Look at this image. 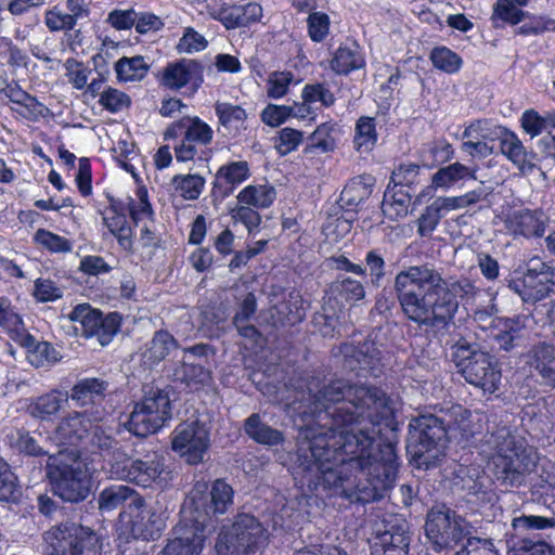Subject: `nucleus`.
Listing matches in <instances>:
<instances>
[{
    "label": "nucleus",
    "mask_w": 555,
    "mask_h": 555,
    "mask_svg": "<svg viewBox=\"0 0 555 555\" xmlns=\"http://www.w3.org/2000/svg\"><path fill=\"white\" fill-rule=\"evenodd\" d=\"M298 410L314 417L299 429L297 463L317 486L350 501L389 489L397 475L396 446L375 448L383 421L393 415L386 393L344 378L312 376Z\"/></svg>",
    "instance_id": "f257e3e1"
},
{
    "label": "nucleus",
    "mask_w": 555,
    "mask_h": 555,
    "mask_svg": "<svg viewBox=\"0 0 555 555\" xmlns=\"http://www.w3.org/2000/svg\"><path fill=\"white\" fill-rule=\"evenodd\" d=\"M403 315L420 327L446 326L459 308L457 298L474 297L477 287L467 278L447 281L431 263L409 266L393 279Z\"/></svg>",
    "instance_id": "f03ea898"
},
{
    "label": "nucleus",
    "mask_w": 555,
    "mask_h": 555,
    "mask_svg": "<svg viewBox=\"0 0 555 555\" xmlns=\"http://www.w3.org/2000/svg\"><path fill=\"white\" fill-rule=\"evenodd\" d=\"M486 444L494 450L488 467L493 477L505 487H519L537 464V454L517 440L506 426L486 436Z\"/></svg>",
    "instance_id": "7ed1b4c3"
},
{
    "label": "nucleus",
    "mask_w": 555,
    "mask_h": 555,
    "mask_svg": "<svg viewBox=\"0 0 555 555\" xmlns=\"http://www.w3.org/2000/svg\"><path fill=\"white\" fill-rule=\"evenodd\" d=\"M452 414L447 409L422 414L410 421L406 452L416 468L429 469L444 455Z\"/></svg>",
    "instance_id": "20e7f679"
},
{
    "label": "nucleus",
    "mask_w": 555,
    "mask_h": 555,
    "mask_svg": "<svg viewBox=\"0 0 555 555\" xmlns=\"http://www.w3.org/2000/svg\"><path fill=\"white\" fill-rule=\"evenodd\" d=\"M46 474L53 493L65 502L85 501L92 489V475L77 450H61L50 455Z\"/></svg>",
    "instance_id": "39448f33"
},
{
    "label": "nucleus",
    "mask_w": 555,
    "mask_h": 555,
    "mask_svg": "<svg viewBox=\"0 0 555 555\" xmlns=\"http://www.w3.org/2000/svg\"><path fill=\"white\" fill-rule=\"evenodd\" d=\"M451 357L467 383L489 393L499 389L501 370L489 353L463 339L452 347Z\"/></svg>",
    "instance_id": "423d86ee"
},
{
    "label": "nucleus",
    "mask_w": 555,
    "mask_h": 555,
    "mask_svg": "<svg viewBox=\"0 0 555 555\" xmlns=\"http://www.w3.org/2000/svg\"><path fill=\"white\" fill-rule=\"evenodd\" d=\"M474 527L449 507L433 508L427 514L426 537L436 552L450 551L472 535Z\"/></svg>",
    "instance_id": "0eeeda50"
},
{
    "label": "nucleus",
    "mask_w": 555,
    "mask_h": 555,
    "mask_svg": "<svg viewBox=\"0 0 555 555\" xmlns=\"http://www.w3.org/2000/svg\"><path fill=\"white\" fill-rule=\"evenodd\" d=\"M266 530L251 515H238L233 525L222 529L215 548L217 555H250L266 543Z\"/></svg>",
    "instance_id": "6e6552de"
},
{
    "label": "nucleus",
    "mask_w": 555,
    "mask_h": 555,
    "mask_svg": "<svg viewBox=\"0 0 555 555\" xmlns=\"http://www.w3.org/2000/svg\"><path fill=\"white\" fill-rule=\"evenodd\" d=\"M44 541L47 555H101L95 533L74 522L51 527Z\"/></svg>",
    "instance_id": "1a4fd4ad"
},
{
    "label": "nucleus",
    "mask_w": 555,
    "mask_h": 555,
    "mask_svg": "<svg viewBox=\"0 0 555 555\" xmlns=\"http://www.w3.org/2000/svg\"><path fill=\"white\" fill-rule=\"evenodd\" d=\"M90 454L102 459V469L112 479L122 480L131 462L121 442L117 440L112 428H95L89 439Z\"/></svg>",
    "instance_id": "9d476101"
},
{
    "label": "nucleus",
    "mask_w": 555,
    "mask_h": 555,
    "mask_svg": "<svg viewBox=\"0 0 555 555\" xmlns=\"http://www.w3.org/2000/svg\"><path fill=\"white\" fill-rule=\"evenodd\" d=\"M209 446V427L198 420L179 424L171 436L172 450L190 465L202 463Z\"/></svg>",
    "instance_id": "9b49d317"
},
{
    "label": "nucleus",
    "mask_w": 555,
    "mask_h": 555,
    "mask_svg": "<svg viewBox=\"0 0 555 555\" xmlns=\"http://www.w3.org/2000/svg\"><path fill=\"white\" fill-rule=\"evenodd\" d=\"M212 129L198 117H182L172 122L164 133L165 140L183 137L181 144L175 147L178 162H188L197 153L196 144L207 145L212 140Z\"/></svg>",
    "instance_id": "f8f14e48"
},
{
    "label": "nucleus",
    "mask_w": 555,
    "mask_h": 555,
    "mask_svg": "<svg viewBox=\"0 0 555 555\" xmlns=\"http://www.w3.org/2000/svg\"><path fill=\"white\" fill-rule=\"evenodd\" d=\"M68 318L80 324L82 336L96 337L101 346H106L112 341L119 331L121 322L119 313L111 312L104 317L102 312L87 304L76 306Z\"/></svg>",
    "instance_id": "ddd939ff"
},
{
    "label": "nucleus",
    "mask_w": 555,
    "mask_h": 555,
    "mask_svg": "<svg viewBox=\"0 0 555 555\" xmlns=\"http://www.w3.org/2000/svg\"><path fill=\"white\" fill-rule=\"evenodd\" d=\"M183 518L173 529L175 537L157 555H201L204 550L207 525L205 519L188 518V508L182 509Z\"/></svg>",
    "instance_id": "4468645a"
},
{
    "label": "nucleus",
    "mask_w": 555,
    "mask_h": 555,
    "mask_svg": "<svg viewBox=\"0 0 555 555\" xmlns=\"http://www.w3.org/2000/svg\"><path fill=\"white\" fill-rule=\"evenodd\" d=\"M183 518L173 529L175 537L157 555H201L204 550L207 525L205 519L188 518V508L182 509Z\"/></svg>",
    "instance_id": "2eb2a0df"
},
{
    "label": "nucleus",
    "mask_w": 555,
    "mask_h": 555,
    "mask_svg": "<svg viewBox=\"0 0 555 555\" xmlns=\"http://www.w3.org/2000/svg\"><path fill=\"white\" fill-rule=\"evenodd\" d=\"M550 272V266L539 258H532L529 260L526 271L520 276L511 279L507 286L525 302H537L551 293Z\"/></svg>",
    "instance_id": "dca6fc26"
},
{
    "label": "nucleus",
    "mask_w": 555,
    "mask_h": 555,
    "mask_svg": "<svg viewBox=\"0 0 555 555\" xmlns=\"http://www.w3.org/2000/svg\"><path fill=\"white\" fill-rule=\"evenodd\" d=\"M339 353L344 357L345 369L354 372L357 376H377L380 372V351L373 341L365 340L358 346L341 344Z\"/></svg>",
    "instance_id": "f3484780"
},
{
    "label": "nucleus",
    "mask_w": 555,
    "mask_h": 555,
    "mask_svg": "<svg viewBox=\"0 0 555 555\" xmlns=\"http://www.w3.org/2000/svg\"><path fill=\"white\" fill-rule=\"evenodd\" d=\"M95 428L105 427L93 423L86 412H72L59 422L55 439L61 444L80 446L89 453L91 451L89 439Z\"/></svg>",
    "instance_id": "a211bd4d"
},
{
    "label": "nucleus",
    "mask_w": 555,
    "mask_h": 555,
    "mask_svg": "<svg viewBox=\"0 0 555 555\" xmlns=\"http://www.w3.org/2000/svg\"><path fill=\"white\" fill-rule=\"evenodd\" d=\"M233 496L234 491L232 487L227 483L223 479H216L209 491V500L203 503L205 508V515L193 516V512L197 513L198 503L194 498L191 499L190 505L184 504L183 508H188V518H199L205 519V524H207V519L211 516L223 515L229 511V508L233 505Z\"/></svg>",
    "instance_id": "6ab92c4d"
},
{
    "label": "nucleus",
    "mask_w": 555,
    "mask_h": 555,
    "mask_svg": "<svg viewBox=\"0 0 555 555\" xmlns=\"http://www.w3.org/2000/svg\"><path fill=\"white\" fill-rule=\"evenodd\" d=\"M410 535L408 525L391 524L384 530H377L372 544L374 555H408Z\"/></svg>",
    "instance_id": "aec40b11"
},
{
    "label": "nucleus",
    "mask_w": 555,
    "mask_h": 555,
    "mask_svg": "<svg viewBox=\"0 0 555 555\" xmlns=\"http://www.w3.org/2000/svg\"><path fill=\"white\" fill-rule=\"evenodd\" d=\"M547 218L541 210H518L508 216L506 225L515 235L541 237L545 232Z\"/></svg>",
    "instance_id": "412c9836"
},
{
    "label": "nucleus",
    "mask_w": 555,
    "mask_h": 555,
    "mask_svg": "<svg viewBox=\"0 0 555 555\" xmlns=\"http://www.w3.org/2000/svg\"><path fill=\"white\" fill-rule=\"evenodd\" d=\"M129 508L139 509L144 506V500L137 491L128 486L116 485L103 489L98 496L99 509L102 513L113 512L125 504Z\"/></svg>",
    "instance_id": "4be33fe9"
},
{
    "label": "nucleus",
    "mask_w": 555,
    "mask_h": 555,
    "mask_svg": "<svg viewBox=\"0 0 555 555\" xmlns=\"http://www.w3.org/2000/svg\"><path fill=\"white\" fill-rule=\"evenodd\" d=\"M193 80L202 81V65L195 60L182 59L164 68L163 83L170 89H181Z\"/></svg>",
    "instance_id": "5701e85b"
},
{
    "label": "nucleus",
    "mask_w": 555,
    "mask_h": 555,
    "mask_svg": "<svg viewBox=\"0 0 555 555\" xmlns=\"http://www.w3.org/2000/svg\"><path fill=\"white\" fill-rule=\"evenodd\" d=\"M448 414H452L450 422V437H460L464 441L475 440L480 434V418L476 422L472 418V413L460 404L448 408Z\"/></svg>",
    "instance_id": "b1692460"
},
{
    "label": "nucleus",
    "mask_w": 555,
    "mask_h": 555,
    "mask_svg": "<svg viewBox=\"0 0 555 555\" xmlns=\"http://www.w3.org/2000/svg\"><path fill=\"white\" fill-rule=\"evenodd\" d=\"M164 472V466L156 457L131 460L122 480L149 487Z\"/></svg>",
    "instance_id": "393cba45"
},
{
    "label": "nucleus",
    "mask_w": 555,
    "mask_h": 555,
    "mask_svg": "<svg viewBox=\"0 0 555 555\" xmlns=\"http://www.w3.org/2000/svg\"><path fill=\"white\" fill-rule=\"evenodd\" d=\"M500 149L503 155L517 166L521 173H530L535 168L533 162L535 155L526 151L522 142L515 133L505 132L500 139Z\"/></svg>",
    "instance_id": "a878e982"
},
{
    "label": "nucleus",
    "mask_w": 555,
    "mask_h": 555,
    "mask_svg": "<svg viewBox=\"0 0 555 555\" xmlns=\"http://www.w3.org/2000/svg\"><path fill=\"white\" fill-rule=\"evenodd\" d=\"M108 383L99 378L79 380L70 390V398L76 405L85 408L101 402L105 397Z\"/></svg>",
    "instance_id": "bb28decb"
},
{
    "label": "nucleus",
    "mask_w": 555,
    "mask_h": 555,
    "mask_svg": "<svg viewBox=\"0 0 555 555\" xmlns=\"http://www.w3.org/2000/svg\"><path fill=\"white\" fill-rule=\"evenodd\" d=\"M138 405L163 427L171 418V401L169 393L163 389H151Z\"/></svg>",
    "instance_id": "cd10ccee"
},
{
    "label": "nucleus",
    "mask_w": 555,
    "mask_h": 555,
    "mask_svg": "<svg viewBox=\"0 0 555 555\" xmlns=\"http://www.w3.org/2000/svg\"><path fill=\"white\" fill-rule=\"evenodd\" d=\"M246 435L257 443L276 447L284 442V434L262 422L258 413L249 415L244 424Z\"/></svg>",
    "instance_id": "c85d7f7f"
},
{
    "label": "nucleus",
    "mask_w": 555,
    "mask_h": 555,
    "mask_svg": "<svg viewBox=\"0 0 555 555\" xmlns=\"http://www.w3.org/2000/svg\"><path fill=\"white\" fill-rule=\"evenodd\" d=\"M531 365L545 384L555 387V346L539 343L530 351Z\"/></svg>",
    "instance_id": "c756f323"
},
{
    "label": "nucleus",
    "mask_w": 555,
    "mask_h": 555,
    "mask_svg": "<svg viewBox=\"0 0 555 555\" xmlns=\"http://www.w3.org/2000/svg\"><path fill=\"white\" fill-rule=\"evenodd\" d=\"M132 518V533L144 540H154L159 537L165 527L163 518L151 508H139Z\"/></svg>",
    "instance_id": "7c9ffc66"
},
{
    "label": "nucleus",
    "mask_w": 555,
    "mask_h": 555,
    "mask_svg": "<svg viewBox=\"0 0 555 555\" xmlns=\"http://www.w3.org/2000/svg\"><path fill=\"white\" fill-rule=\"evenodd\" d=\"M67 400L68 395L66 392L52 390L33 400L28 405V412L35 418L46 421L55 415Z\"/></svg>",
    "instance_id": "2f4dec72"
},
{
    "label": "nucleus",
    "mask_w": 555,
    "mask_h": 555,
    "mask_svg": "<svg viewBox=\"0 0 555 555\" xmlns=\"http://www.w3.org/2000/svg\"><path fill=\"white\" fill-rule=\"evenodd\" d=\"M411 194L403 189L396 190L388 185L382 202V211L390 220H399L408 216Z\"/></svg>",
    "instance_id": "473e14b6"
},
{
    "label": "nucleus",
    "mask_w": 555,
    "mask_h": 555,
    "mask_svg": "<svg viewBox=\"0 0 555 555\" xmlns=\"http://www.w3.org/2000/svg\"><path fill=\"white\" fill-rule=\"evenodd\" d=\"M216 114L225 134L236 135L243 128L246 120V112L238 105L217 102L215 105Z\"/></svg>",
    "instance_id": "72a5a7b5"
},
{
    "label": "nucleus",
    "mask_w": 555,
    "mask_h": 555,
    "mask_svg": "<svg viewBox=\"0 0 555 555\" xmlns=\"http://www.w3.org/2000/svg\"><path fill=\"white\" fill-rule=\"evenodd\" d=\"M275 196V190L271 185H248L238 193L237 201L256 208H267L274 202Z\"/></svg>",
    "instance_id": "f704fd0d"
},
{
    "label": "nucleus",
    "mask_w": 555,
    "mask_h": 555,
    "mask_svg": "<svg viewBox=\"0 0 555 555\" xmlns=\"http://www.w3.org/2000/svg\"><path fill=\"white\" fill-rule=\"evenodd\" d=\"M363 65V57L356 44L339 47L331 61V68L337 74H348Z\"/></svg>",
    "instance_id": "c9c22d12"
},
{
    "label": "nucleus",
    "mask_w": 555,
    "mask_h": 555,
    "mask_svg": "<svg viewBox=\"0 0 555 555\" xmlns=\"http://www.w3.org/2000/svg\"><path fill=\"white\" fill-rule=\"evenodd\" d=\"M150 69V65L143 56L121 57L115 64V70L119 80L134 81L143 79Z\"/></svg>",
    "instance_id": "e433bc0d"
},
{
    "label": "nucleus",
    "mask_w": 555,
    "mask_h": 555,
    "mask_svg": "<svg viewBox=\"0 0 555 555\" xmlns=\"http://www.w3.org/2000/svg\"><path fill=\"white\" fill-rule=\"evenodd\" d=\"M125 426L129 433L137 437H147L162 428L138 403L134 405Z\"/></svg>",
    "instance_id": "4c0bfd02"
},
{
    "label": "nucleus",
    "mask_w": 555,
    "mask_h": 555,
    "mask_svg": "<svg viewBox=\"0 0 555 555\" xmlns=\"http://www.w3.org/2000/svg\"><path fill=\"white\" fill-rule=\"evenodd\" d=\"M173 378L185 385H206L211 379V373L209 370L199 364H192L182 361L173 370Z\"/></svg>",
    "instance_id": "58836bf2"
},
{
    "label": "nucleus",
    "mask_w": 555,
    "mask_h": 555,
    "mask_svg": "<svg viewBox=\"0 0 555 555\" xmlns=\"http://www.w3.org/2000/svg\"><path fill=\"white\" fill-rule=\"evenodd\" d=\"M474 170L461 163H454L447 167L440 168L433 176V183L439 188H448L465 178L475 179Z\"/></svg>",
    "instance_id": "ea45409f"
},
{
    "label": "nucleus",
    "mask_w": 555,
    "mask_h": 555,
    "mask_svg": "<svg viewBox=\"0 0 555 555\" xmlns=\"http://www.w3.org/2000/svg\"><path fill=\"white\" fill-rule=\"evenodd\" d=\"M250 176V168L246 160L231 162L221 166L216 175L217 180L234 188L246 181Z\"/></svg>",
    "instance_id": "a19ab883"
},
{
    "label": "nucleus",
    "mask_w": 555,
    "mask_h": 555,
    "mask_svg": "<svg viewBox=\"0 0 555 555\" xmlns=\"http://www.w3.org/2000/svg\"><path fill=\"white\" fill-rule=\"evenodd\" d=\"M172 185L183 198L194 201L202 194L205 179L199 175H177L172 178Z\"/></svg>",
    "instance_id": "79ce46f5"
},
{
    "label": "nucleus",
    "mask_w": 555,
    "mask_h": 555,
    "mask_svg": "<svg viewBox=\"0 0 555 555\" xmlns=\"http://www.w3.org/2000/svg\"><path fill=\"white\" fill-rule=\"evenodd\" d=\"M0 326L15 336H23L25 332L21 315L15 311L7 297H0Z\"/></svg>",
    "instance_id": "37998d69"
},
{
    "label": "nucleus",
    "mask_w": 555,
    "mask_h": 555,
    "mask_svg": "<svg viewBox=\"0 0 555 555\" xmlns=\"http://www.w3.org/2000/svg\"><path fill=\"white\" fill-rule=\"evenodd\" d=\"M377 140L374 118L363 116L356 125L354 145L358 151L369 152Z\"/></svg>",
    "instance_id": "c03bdc74"
},
{
    "label": "nucleus",
    "mask_w": 555,
    "mask_h": 555,
    "mask_svg": "<svg viewBox=\"0 0 555 555\" xmlns=\"http://www.w3.org/2000/svg\"><path fill=\"white\" fill-rule=\"evenodd\" d=\"M177 347V340L169 332L158 331L155 333L153 339L151 340L147 354L149 358L154 362H159L164 360L169 354V352Z\"/></svg>",
    "instance_id": "a18cd8bd"
},
{
    "label": "nucleus",
    "mask_w": 555,
    "mask_h": 555,
    "mask_svg": "<svg viewBox=\"0 0 555 555\" xmlns=\"http://www.w3.org/2000/svg\"><path fill=\"white\" fill-rule=\"evenodd\" d=\"M429 57L436 68L448 74L459 72L462 66V59L455 52L446 47L433 49Z\"/></svg>",
    "instance_id": "49530a36"
},
{
    "label": "nucleus",
    "mask_w": 555,
    "mask_h": 555,
    "mask_svg": "<svg viewBox=\"0 0 555 555\" xmlns=\"http://www.w3.org/2000/svg\"><path fill=\"white\" fill-rule=\"evenodd\" d=\"M331 288L346 301H359L365 297L363 284L351 278L337 279Z\"/></svg>",
    "instance_id": "de8ad7c7"
},
{
    "label": "nucleus",
    "mask_w": 555,
    "mask_h": 555,
    "mask_svg": "<svg viewBox=\"0 0 555 555\" xmlns=\"http://www.w3.org/2000/svg\"><path fill=\"white\" fill-rule=\"evenodd\" d=\"M27 359L29 363L36 367L48 366L59 360L57 352L48 341L37 343L34 348L28 351Z\"/></svg>",
    "instance_id": "09e8293b"
},
{
    "label": "nucleus",
    "mask_w": 555,
    "mask_h": 555,
    "mask_svg": "<svg viewBox=\"0 0 555 555\" xmlns=\"http://www.w3.org/2000/svg\"><path fill=\"white\" fill-rule=\"evenodd\" d=\"M526 16V13L518 9L513 3V0H496L493 8L492 21L495 23L496 20L516 25L520 23Z\"/></svg>",
    "instance_id": "8fccbe9b"
},
{
    "label": "nucleus",
    "mask_w": 555,
    "mask_h": 555,
    "mask_svg": "<svg viewBox=\"0 0 555 555\" xmlns=\"http://www.w3.org/2000/svg\"><path fill=\"white\" fill-rule=\"evenodd\" d=\"M555 526L554 518H547L543 516L534 515H522L515 517L512 520V527L516 534L524 533L530 530H541L546 528H553Z\"/></svg>",
    "instance_id": "3c124183"
},
{
    "label": "nucleus",
    "mask_w": 555,
    "mask_h": 555,
    "mask_svg": "<svg viewBox=\"0 0 555 555\" xmlns=\"http://www.w3.org/2000/svg\"><path fill=\"white\" fill-rule=\"evenodd\" d=\"M301 99L310 102L312 105L320 103L321 106L328 107L335 103L333 92L323 83H308L304 87Z\"/></svg>",
    "instance_id": "603ef678"
},
{
    "label": "nucleus",
    "mask_w": 555,
    "mask_h": 555,
    "mask_svg": "<svg viewBox=\"0 0 555 555\" xmlns=\"http://www.w3.org/2000/svg\"><path fill=\"white\" fill-rule=\"evenodd\" d=\"M371 194L370 186L361 179L352 180L340 194V201L346 206H358Z\"/></svg>",
    "instance_id": "864d4df0"
},
{
    "label": "nucleus",
    "mask_w": 555,
    "mask_h": 555,
    "mask_svg": "<svg viewBox=\"0 0 555 555\" xmlns=\"http://www.w3.org/2000/svg\"><path fill=\"white\" fill-rule=\"evenodd\" d=\"M17 492V478L9 464L0 457V501L15 500Z\"/></svg>",
    "instance_id": "5fc2aeb1"
},
{
    "label": "nucleus",
    "mask_w": 555,
    "mask_h": 555,
    "mask_svg": "<svg viewBox=\"0 0 555 555\" xmlns=\"http://www.w3.org/2000/svg\"><path fill=\"white\" fill-rule=\"evenodd\" d=\"M0 59L13 69L26 67L28 62L27 54L12 41L7 40L0 42Z\"/></svg>",
    "instance_id": "6e6d98bb"
},
{
    "label": "nucleus",
    "mask_w": 555,
    "mask_h": 555,
    "mask_svg": "<svg viewBox=\"0 0 555 555\" xmlns=\"http://www.w3.org/2000/svg\"><path fill=\"white\" fill-rule=\"evenodd\" d=\"M64 68L66 70L68 81L75 89L81 90L87 86L89 75L91 74L90 68L75 59L66 60Z\"/></svg>",
    "instance_id": "4d7b16f0"
},
{
    "label": "nucleus",
    "mask_w": 555,
    "mask_h": 555,
    "mask_svg": "<svg viewBox=\"0 0 555 555\" xmlns=\"http://www.w3.org/2000/svg\"><path fill=\"white\" fill-rule=\"evenodd\" d=\"M420 178V166L416 164H401L397 167L391 175V182H393V186H403L412 188L413 185L418 184Z\"/></svg>",
    "instance_id": "13d9d810"
},
{
    "label": "nucleus",
    "mask_w": 555,
    "mask_h": 555,
    "mask_svg": "<svg viewBox=\"0 0 555 555\" xmlns=\"http://www.w3.org/2000/svg\"><path fill=\"white\" fill-rule=\"evenodd\" d=\"M35 241L53 253H66L72 249V244L67 238L44 229H39L36 232Z\"/></svg>",
    "instance_id": "bf43d9fd"
},
{
    "label": "nucleus",
    "mask_w": 555,
    "mask_h": 555,
    "mask_svg": "<svg viewBox=\"0 0 555 555\" xmlns=\"http://www.w3.org/2000/svg\"><path fill=\"white\" fill-rule=\"evenodd\" d=\"M99 102L105 109L117 113L128 107L131 100L125 92L114 88H107L101 93Z\"/></svg>",
    "instance_id": "052dcab7"
},
{
    "label": "nucleus",
    "mask_w": 555,
    "mask_h": 555,
    "mask_svg": "<svg viewBox=\"0 0 555 555\" xmlns=\"http://www.w3.org/2000/svg\"><path fill=\"white\" fill-rule=\"evenodd\" d=\"M241 5H222L218 10L211 12V16L221 22L227 29H234L244 26Z\"/></svg>",
    "instance_id": "680f3d73"
},
{
    "label": "nucleus",
    "mask_w": 555,
    "mask_h": 555,
    "mask_svg": "<svg viewBox=\"0 0 555 555\" xmlns=\"http://www.w3.org/2000/svg\"><path fill=\"white\" fill-rule=\"evenodd\" d=\"M309 37L314 42H321L328 35L330 17L323 12L310 13L307 20Z\"/></svg>",
    "instance_id": "e2e57ef3"
},
{
    "label": "nucleus",
    "mask_w": 555,
    "mask_h": 555,
    "mask_svg": "<svg viewBox=\"0 0 555 555\" xmlns=\"http://www.w3.org/2000/svg\"><path fill=\"white\" fill-rule=\"evenodd\" d=\"M365 263L370 271L371 283L379 286L386 275V261L378 249H372L365 255Z\"/></svg>",
    "instance_id": "0e129e2a"
},
{
    "label": "nucleus",
    "mask_w": 555,
    "mask_h": 555,
    "mask_svg": "<svg viewBox=\"0 0 555 555\" xmlns=\"http://www.w3.org/2000/svg\"><path fill=\"white\" fill-rule=\"evenodd\" d=\"M442 217L443 216L439 212L438 208L431 203L425 208L417 219V233L422 237L430 236L438 227Z\"/></svg>",
    "instance_id": "69168bd1"
},
{
    "label": "nucleus",
    "mask_w": 555,
    "mask_h": 555,
    "mask_svg": "<svg viewBox=\"0 0 555 555\" xmlns=\"http://www.w3.org/2000/svg\"><path fill=\"white\" fill-rule=\"evenodd\" d=\"M207 44L208 42L204 36L189 27L184 30L183 36L179 40L177 50L179 53L191 54L206 49Z\"/></svg>",
    "instance_id": "338daca9"
},
{
    "label": "nucleus",
    "mask_w": 555,
    "mask_h": 555,
    "mask_svg": "<svg viewBox=\"0 0 555 555\" xmlns=\"http://www.w3.org/2000/svg\"><path fill=\"white\" fill-rule=\"evenodd\" d=\"M514 555H555V553L543 541L522 539L514 546Z\"/></svg>",
    "instance_id": "774afa93"
}]
</instances>
